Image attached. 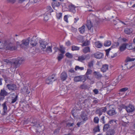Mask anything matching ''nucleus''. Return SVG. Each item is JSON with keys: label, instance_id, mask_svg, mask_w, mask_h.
I'll list each match as a JSON object with an SVG mask.
<instances>
[{"label": "nucleus", "instance_id": "obj_4", "mask_svg": "<svg viewBox=\"0 0 135 135\" xmlns=\"http://www.w3.org/2000/svg\"><path fill=\"white\" fill-rule=\"evenodd\" d=\"M107 108L106 107L99 108L96 110L95 113L100 116L102 115L103 113H105L107 111Z\"/></svg>", "mask_w": 135, "mask_h": 135}, {"label": "nucleus", "instance_id": "obj_12", "mask_svg": "<svg viewBox=\"0 0 135 135\" xmlns=\"http://www.w3.org/2000/svg\"><path fill=\"white\" fill-rule=\"evenodd\" d=\"M111 7L109 4H104L103 6L100 10L105 11L107 10H109Z\"/></svg>", "mask_w": 135, "mask_h": 135}, {"label": "nucleus", "instance_id": "obj_37", "mask_svg": "<svg viewBox=\"0 0 135 135\" xmlns=\"http://www.w3.org/2000/svg\"><path fill=\"white\" fill-rule=\"evenodd\" d=\"M60 49H59V51L61 53L64 54L65 52V48L63 47V46L62 45H60Z\"/></svg>", "mask_w": 135, "mask_h": 135}, {"label": "nucleus", "instance_id": "obj_35", "mask_svg": "<svg viewBox=\"0 0 135 135\" xmlns=\"http://www.w3.org/2000/svg\"><path fill=\"white\" fill-rule=\"evenodd\" d=\"M49 13L46 12L44 15V20L45 21H47L49 19L48 15Z\"/></svg>", "mask_w": 135, "mask_h": 135}, {"label": "nucleus", "instance_id": "obj_24", "mask_svg": "<svg viewBox=\"0 0 135 135\" xmlns=\"http://www.w3.org/2000/svg\"><path fill=\"white\" fill-rule=\"evenodd\" d=\"M86 26L89 30H91V28L93 27V26L91 24V22L90 20L87 21Z\"/></svg>", "mask_w": 135, "mask_h": 135}, {"label": "nucleus", "instance_id": "obj_52", "mask_svg": "<svg viewBox=\"0 0 135 135\" xmlns=\"http://www.w3.org/2000/svg\"><path fill=\"white\" fill-rule=\"evenodd\" d=\"M91 73L92 70L90 69H88L86 73V75H88L91 74Z\"/></svg>", "mask_w": 135, "mask_h": 135}, {"label": "nucleus", "instance_id": "obj_28", "mask_svg": "<svg viewBox=\"0 0 135 135\" xmlns=\"http://www.w3.org/2000/svg\"><path fill=\"white\" fill-rule=\"evenodd\" d=\"M52 6L54 9H55V7H58L60 5V3L59 2H53L52 3Z\"/></svg>", "mask_w": 135, "mask_h": 135}, {"label": "nucleus", "instance_id": "obj_18", "mask_svg": "<svg viewBox=\"0 0 135 135\" xmlns=\"http://www.w3.org/2000/svg\"><path fill=\"white\" fill-rule=\"evenodd\" d=\"M127 43H124L122 44L119 47V50L123 51L125 50L127 48Z\"/></svg>", "mask_w": 135, "mask_h": 135}, {"label": "nucleus", "instance_id": "obj_42", "mask_svg": "<svg viewBox=\"0 0 135 135\" xmlns=\"http://www.w3.org/2000/svg\"><path fill=\"white\" fill-rule=\"evenodd\" d=\"M62 13H56V16L58 19H60L62 18Z\"/></svg>", "mask_w": 135, "mask_h": 135}, {"label": "nucleus", "instance_id": "obj_36", "mask_svg": "<svg viewBox=\"0 0 135 135\" xmlns=\"http://www.w3.org/2000/svg\"><path fill=\"white\" fill-rule=\"evenodd\" d=\"M18 98V95H16L15 97H12L11 99V104L13 103L16 102Z\"/></svg>", "mask_w": 135, "mask_h": 135}, {"label": "nucleus", "instance_id": "obj_44", "mask_svg": "<svg viewBox=\"0 0 135 135\" xmlns=\"http://www.w3.org/2000/svg\"><path fill=\"white\" fill-rule=\"evenodd\" d=\"M84 69V68L83 67H80L78 66H76L75 68V70H83Z\"/></svg>", "mask_w": 135, "mask_h": 135}, {"label": "nucleus", "instance_id": "obj_54", "mask_svg": "<svg viewBox=\"0 0 135 135\" xmlns=\"http://www.w3.org/2000/svg\"><path fill=\"white\" fill-rule=\"evenodd\" d=\"M71 30L72 32L75 33L77 31V29L76 28L72 27Z\"/></svg>", "mask_w": 135, "mask_h": 135}, {"label": "nucleus", "instance_id": "obj_62", "mask_svg": "<svg viewBox=\"0 0 135 135\" xmlns=\"http://www.w3.org/2000/svg\"><path fill=\"white\" fill-rule=\"evenodd\" d=\"M116 121L114 120H111L109 122V123L110 124H113V123H115Z\"/></svg>", "mask_w": 135, "mask_h": 135}, {"label": "nucleus", "instance_id": "obj_47", "mask_svg": "<svg viewBox=\"0 0 135 135\" xmlns=\"http://www.w3.org/2000/svg\"><path fill=\"white\" fill-rule=\"evenodd\" d=\"M128 88L127 87L124 88L119 90V91L121 92H124L128 90Z\"/></svg>", "mask_w": 135, "mask_h": 135}, {"label": "nucleus", "instance_id": "obj_10", "mask_svg": "<svg viewBox=\"0 0 135 135\" xmlns=\"http://www.w3.org/2000/svg\"><path fill=\"white\" fill-rule=\"evenodd\" d=\"M82 76H79L75 77L74 78V80L75 82H77L83 81L84 82L86 80V78Z\"/></svg>", "mask_w": 135, "mask_h": 135}, {"label": "nucleus", "instance_id": "obj_45", "mask_svg": "<svg viewBox=\"0 0 135 135\" xmlns=\"http://www.w3.org/2000/svg\"><path fill=\"white\" fill-rule=\"evenodd\" d=\"M99 118L98 117H95L94 119V122L96 123H98L99 122Z\"/></svg>", "mask_w": 135, "mask_h": 135}, {"label": "nucleus", "instance_id": "obj_41", "mask_svg": "<svg viewBox=\"0 0 135 135\" xmlns=\"http://www.w3.org/2000/svg\"><path fill=\"white\" fill-rule=\"evenodd\" d=\"M80 47H79L74 45L73 46L71 47V50L72 51L78 50H79Z\"/></svg>", "mask_w": 135, "mask_h": 135}, {"label": "nucleus", "instance_id": "obj_48", "mask_svg": "<svg viewBox=\"0 0 135 135\" xmlns=\"http://www.w3.org/2000/svg\"><path fill=\"white\" fill-rule=\"evenodd\" d=\"M134 60L135 59L134 58H131L129 57H127L126 60V62L132 61H134Z\"/></svg>", "mask_w": 135, "mask_h": 135}, {"label": "nucleus", "instance_id": "obj_7", "mask_svg": "<svg viewBox=\"0 0 135 135\" xmlns=\"http://www.w3.org/2000/svg\"><path fill=\"white\" fill-rule=\"evenodd\" d=\"M24 60L22 58H19L16 59H14V64L15 66L20 65L21 64L23 63Z\"/></svg>", "mask_w": 135, "mask_h": 135}, {"label": "nucleus", "instance_id": "obj_25", "mask_svg": "<svg viewBox=\"0 0 135 135\" xmlns=\"http://www.w3.org/2000/svg\"><path fill=\"white\" fill-rule=\"evenodd\" d=\"M85 26L83 25L81 27L79 28L78 29V30L80 33L83 34L85 31Z\"/></svg>", "mask_w": 135, "mask_h": 135}, {"label": "nucleus", "instance_id": "obj_46", "mask_svg": "<svg viewBox=\"0 0 135 135\" xmlns=\"http://www.w3.org/2000/svg\"><path fill=\"white\" fill-rule=\"evenodd\" d=\"M99 127V126H98L96 127H95L93 129L94 132H97L99 131L100 129Z\"/></svg>", "mask_w": 135, "mask_h": 135}, {"label": "nucleus", "instance_id": "obj_27", "mask_svg": "<svg viewBox=\"0 0 135 135\" xmlns=\"http://www.w3.org/2000/svg\"><path fill=\"white\" fill-rule=\"evenodd\" d=\"M83 51L84 53H86L90 52V49L89 47H84L83 49Z\"/></svg>", "mask_w": 135, "mask_h": 135}, {"label": "nucleus", "instance_id": "obj_33", "mask_svg": "<svg viewBox=\"0 0 135 135\" xmlns=\"http://www.w3.org/2000/svg\"><path fill=\"white\" fill-rule=\"evenodd\" d=\"M110 128V125L109 123L105 124L104 126L103 130L104 131H107Z\"/></svg>", "mask_w": 135, "mask_h": 135}, {"label": "nucleus", "instance_id": "obj_60", "mask_svg": "<svg viewBox=\"0 0 135 135\" xmlns=\"http://www.w3.org/2000/svg\"><path fill=\"white\" fill-rule=\"evenodd\" d=\"M93 92L94 93V94H97L98 93V91L97 89H95L93 90Z\"/></svg>", "mask_w": 135, "mask_h": 135}, {"label": "nucleus", "instance_id": "obj_51", "mask_svg": "<svg viewBox=\"0 0 135 135\" xmlns=\"http://www.w3.org/2000/svg\"><path fill=\"white\" fill-rule=\"evenodd\" d=\"M86 85L83 84L80 86L79 88L81 89H84L86 88Z\"/></svg>", "mask_w": 135, "mask_h": 135}, {"label": "nucleus", "instance_id": "obj_20", "mask_svg": "<svg viewBox=\"0 0 135 135\" xmlns=\"http://www.w3.org/2000/svg\"><path fill=\"white\" fill-rule=\"evenodd\" d=\"M37 120L35 119L33 120L32 122L31 123V125L32 126H34L35 127H38L40 126V124L37 122Z\"/></svg>", "mask_w": 135, "mask_h": 135}, {"label": "nucleus", "instance_id": "obj_31", "mask_svg": "<svg viewBox=\"0 0 135 135\" xmlns=\"http://www.w3.org/2000/svg\"><path fill=\"white\" fill-rule=\"evenodd\" d=\"M45 41H42L40 43V46L42 47L41 49H44L45 48L46 46L47 45Z\"/></svg>", "mask_w": 135, "mask_h": 135}, {"label": "nucleus", "instance_id": "obj_2", "mask_svg": "<svg viewBox=\"0 0 135 135\" xmlns=\"http://www.w3.org/2000/svg\"><path fill=\"white\" fill-rule=\"evenodd\" d=\"M30 38L29 37L27 39L23 40L21 42V43L20 45V47L24 49L26 48L28 45Z\"/></svg>", "mask_w": 135, "mask_h": 135}, {"label": "nucleus", "instance_id": "obj_61", "mask_svg": "<svg viewBox=\"0 0 135 135\" xmlns=\"http://www.w3.org/2000/svg\"><path fill=\"white\" fill-rule=\"evenodd\" d=\"M79 18L78 17H76V18H74V23H76L79 20Z\"/></svg>", "mask_w": 135, "mask_h": 135}, {"label": "nucleus", "instance_id": "obj_22", "mask_svg": "<svg viewBox=\"0 0 135 135\" xmlns=\"http://www.w3.org/2000/svg\"><path fill=\"white\" fill-rule=\"evenodd\" d=\"M124 32L126 34L129 35L132 33V30L130 28H126L124 29Z\"/></svg>", "mask_w": 135, "mask_h": 135}, {"label": "nucleus", "instance_id": "obj_43", "mask_svg": "<svg viewBox=\"0 0 135 135\" xmlns=\"http://www.w3.org/2000/svg\"><path fill=\"white\" fill-rule=\"evenodd\" d=\"M94 61H93L92 60L88 63V66L89 68H91L93 67V66Z\"/></svg>", "mask_w": 135, "mask_h": 135}, {"label": "nucleus", "instance_id": "obj_32", "mask_svg": "<svg viewBox=\"0 0 135 135\" xmlns=\"http://www.w3.org/2000/svg\"><path fill=\"white\" fill-rule=\"evenodd\" d=\"M13 64L14 63L11 64V67L9 69L10 70L12 71V72L15 71L16 70V68L17 67V66H15L14 64Z\"/></svg>", "mask_w": 135, "mask_h": 135}, {"label": "nucleus", "instance_id": "obj_5", "mask_svg": "<svg viewBox=\"0 0 135 135\" xmlns=\"http://www.w3.org/2000/svg\"><path fill=\"white\" fill-rule=\"evenodd\" d=\"M123 108L126 109L128 113H131L133 112L135 110L134 107L133 105L129 104L128 106H125L124 105H122Z\"/></svg>", "mask_w": 135, "mask_h": 135}, {"label": "nucleus", "instance_id": "obj_59", "mask_svg": "<svg viewBox=\"0 0 135 135\" xmlns=\"http://www.w3.org/2000/svg\"><path fill=\"white\" fill-rule=\"evenodd\" d=\"M104 118L105 117L104 116H103L101 119V120L102 121L103 123L104 124H105V122L104 120Z\"/></svg>", "mask_w": 135, "mask_h": 135}, {"label": "nucleus", "instance_id": "obj_53", "mask_svg": "<svg viewBox=\"0 0 135 135\" xmlns=\"http://www.w3.org/2000/svg\"><path fill=\"white\" fill-rule=\"evenodd\" d=\"M47 9L48 11H49L50 12H53V9L50 6H49L47 7Z\"/></svg>", "mask_w": 135, "mask_h": 135}, {"label": "nucleus", "instance_id": "obj_50", "mask_svg": "<svg viewBox=\"0 0 135 135\" xmlns=\"http://www.w3.org/2000/svg\"><path fill=\"white\" fill-rule=\"evenodd\" d=\"M127 49L129 50H131L133 49V48L132 46V45L131 44H128L127 43Z\"/></svg>", "mask_w": 135, "mask_h": 135}, {"label": "nucleus", "instance_id": "obj_40", "mask_svg": "<svg viewBox=\"0 0 135 135\" xmlns=\"http://www.w3.org/2000/svg\"><path fill=\"white\" fill-rule=\"evenodd\" d=\"M62 54L61 53L57 57V59L59 61H60L63 58V54Z\"/></svg>", "mask_w": 135, "mask_h": 135}, {"label": "nucleus", "instance_id": "obj_23", "mask_svg": "<svg viewBox=\"0 0 135 135\" xmlns=\"http://www.w3.org/2000/svg\"><path fill=\"white\" fill-rule=\"evenodd\" d=\"M0 94L4 97L8 95L9 93H8L4 89H1V90Z\"/></svg>", "mask_w": 135, "mask_h": 135}, {"label": "nucleus", "instance_id": "obj_58", "mask_svg": "<svg viewBox=\"0 0 135 135\" xmlns=\"http://www.w3.org/2000/svg\"><path fill=\"white\" fill-rule=\"evenodd\" d=\"M66 45L67 46H69L71 45V43L69 41H68L66 42Z\"/></svg>", "mask_w": 135, "mask_h": 135}, {"label": "nucleus", "instance_id": "obj_8", "mask_svg": "<svg viewBox=\"0 0 135 135\" xmlns=\"http://www.w3.org/2000/svg\"><path fill=\"white\" fill-rule=\"evenodd\" d=\"M90 58V56L89 54H88L86 55H82L78 57V60L79 61L82 62L84 60L89 59Z\"/></svg>", "mask_w": 135, "mask_h": 135}, {"label": "nucleus", "instance_id": "obj_1", "mask_svg": "<svg viewBox=\"0 0 135 135\" xmlns=\"http://www.w3.org/2000/svg\"><path fill=\"white\" fill-rule=\"evenodd\" d=\"M107 113L109 115L113 116L116 114L115 109L113 105H111L109 106V110L107 111Z\"/></svg>", "mask_w": 135, "mask_h": 135}, {"label": "nucleus", "instance_id": "obj_29", "mask_svg": "<svg viewBox=\"0 0 135 135\" xmlns=\"http://www.w3.org/2000/svg\"><path fill=\"white\" fill-rule=\"evenodd\" d=\"M95 45L96 47L99 48H101L103 45L102 44L100 43L99 41L95 42Z\"/></svg>", "mask_w": 135, "mask_h": 135}, {"label": "nucleus", "instance_id": "obj_30", "mask_svg": "<svg viewBox=\"0 0 135 135\" xmlns=\"http://www.w3.org/2000/svg\"><path fill=\"white\" fill-rule=\"evenodd\" d=\"M80 117L84 121H86L88 119L87 115L85 113H83L81 114Z\"/></svg>", "mask_w": 135, "mask_h": 135}, {"label": "nucleus", "instance_id": "obj_6", "mask_svg": "<svg viewBox=\"0 0 135 135\" xmlns=\"http://www.w3.org/2000/svg\"><path fill=\"white\" fill-rule=\"evenodd\" d=\"M6 87L9 90L12 91H15L17 89V87L15 84H11L6 85Z\"/></svg>", "mask_w": 135, "mask_h": 135}, {"label": "nucleus", "instance_id": "obj_26", "mask_svg": "<svg viewBox=\"0 0 135 135\" xmlns=\"http://www.w3.org/2000/svg\"><path fill=\"white\" fill-rule=\"evenodd\" d=\"M21 92L23 94H25L26 93L28 94L30 93V91H28V89L26 87H24L22 89Z\"/></svg>", "mask_w": 135, "mask_h": 135}, {"label": "nucleus", "instance_id": "obj_55", "mask_svg": "<svg viewBox=\"0 0 135 135\" xmlns=\"http://www.w3.org/2000/svg\"><path fill=\"white\" fill-rule=\"evenodd\" d=\"M89 42L88 41H85L83 44V46H86L89 45Z\"/></svg>", "mask_w": 135, "mask_h": 135}, {"label": "nucleus", "instance_id": "obj_34", "mask_svg": "<svg viewBox=\"0 0 135 135\" xmlns=\"http://www.w3.org/2000/svg\"><path fill=\"white\" fill-rule=\"evenodd\" d=\"M115 133V131L113 130H110L107 132L106 135H114Z\"/></svg>", "mask_w": 135, "mask_h": 135}, {"label": "nucleus", "instance_id": "obj_13", "mask_svg": "<svg viewBox=\"0 0 135 135\" xmlns=\"http://www.w3.org/2000/svg\"><path fill=\"white\" fill-rule=\"evenodd\" d=\"M6 105L7 102H5L2 105L3 107V113H2V115H5L6 113L7 110V107Z\"/></svg>", "mask_w": 135, "mask_h": 135}, {"label": "nucleus", "instance_id": "obj_19", "mask_svg": "<svg viewBox=\"0 0 135 135\" xmlns=\"http://www.w3.org/2000/svg\"><path fill=\"white\" fill-rule=\"evenodd\" d=\"M108 69V66L106 64L103 65L102 67L101 68V71L103 72H105Z\"/></svg>", "mask_w": 135, "mask_h": 135}, {"label": "nucleus", "instance_id": "obj_63", "mask_svg": "<svg viewBox=\"0 0 135 135\" xmlns=\"http://www.w3.org/2000/svg\"><path fill=\"white\" fill-rule=\"evenodd\" d=\"M54 50H55V53L57 52L58 50L59 51V49L57 47H55L54 48Z\"/></svg>", "mask_w": 135, "mask_h": 135}, {"label": "nucleus", "instance_id": "obj_64", "mask_svg": "<svg viewBox=\"0 0 135 135\" xmlns=\"http://www.w3.org/2000/svg\"><path fill=\"white\" fill-rule=\"evenodd\" d=\"M4 98V97L0 94V101L3 100Z\"/></svg>", "mask_w": 135, "mask_h": 135}, {"label": "nucleus", "instance_id": "obj_16", "mask_svg": "<svg viewBox=\"0 0 135 135\" xmlns=\"http://www.w3.org/2000/svg\"><path fill=\"white\" fill-rule=\"evenodd\" d=\"M67 75L65 72H62L61 74L60 78L61 80L62 81L65 80L67 79Z\"/></svg>", "mask_w": 135, "mask_h": 135}, {"label": "nucleus", "instance_id": "obj_49", "mask_svg": "<svg viewBox=\"0 0 135 135\" xmlns=\"http://www.w3.org/2000/svg\"><path fill=\"white\" fill-rule=\"evenodd\" d=\"M66 56L70 58H72L73 57V56L69 52H67L65 54Z\"/></svg>", "mask_w": 135, "mask_h": 135}, {"label": "nucleus", "instance_id": "obj_15", "mask_svg": "<svg viewBox=\"0 0 135 135\" xmlns=\"http://www.w3.org/2000/svg\"><path fill=\"white\" fill-rule=\"evenodd\" d=\"M30 44L33 46L34 47L36 46L37 43V41L34 39L33 37L31 38L29 42Z\"/></svg>", "mask_w": 135, "mask_h": 135}, {"label": "nucleus", "instance_id": "obj_9", "mask_svg": "<svg viewBox=\"0 0 135 135\" xmlns=\"http://www.w3.org/2000/svg\"><path fill=\"white\" fill-rule=\"evenodd\" d=\"M6 48L8 50L13 51L16 49L17 47L13 44L10 43L7 45Z\"/></svg>", "mask_w": 135, "mask_h": 135}, {"label": "nucleus", "instance_id": "obj_38", "mask_svg": "<svg viewBox=\"0 0 135 135\" xmlns=\"http://www.w3.org/2000/svg\"><path fill=\"white\" fill-rule=\"evenodd\" d=\"M111 41L109 40L105 41L104 44V45L105 46H109L111 44Z\"/></svg>", "mask_w": 135, "mask_h": 135}, {"label": "nucleus", "instance_id": "obj_3", "mask_svg": "<svg viewBox=\"0 0 135 135\" xmlns=\"http://www.w3.org/2000/svg\"><path fill=\"white\" fill-rule=\"evenodd\" d=\"M56 80L57 78L55 77V74H53L47 79L46 82L47 84H51Z\"/></svg>", "mask_w": 135, "mask_h": 135}, {"label": "nucleus", "instance_id": "obj_14", "mask_svg": "<svg viewBox=\"0 0 135 135\" xmlns=\"http://www.w3.org/2000/svg\"><path fill=\"white\" fill-rule=\"evenodd\" d=\"M94 56L96 58L100 59L102 58L103 55L102 53L99 52H97L94 54Z\"/></svg>", "mask_w": 135, "mask_h": 135}, {"label": "nucleus", "instance_id": "obj_11", "mask_svg": "<svg viewBox=\"0 0 135 135\" xmlns=\"http://www.w3.org/2000/svg\"><path fill=\"white\" fill-rule=\"evenodd\" d=\"M68 9L69 11L74 13L76 12V10L75 8L76 7L74 4L71 3L69 4L68 6Z\"/></svg>", "mask_w": 135, "mask_h": 135}, {"label": "nucleus", "instance_id": "obj_21", "mask_svg": "<svg viewBox=\"0 0 135 135\" xmlns=\"http://www.w3.org/2000/svg\"><path fill=\"white\" fill-rule=\"evenodd\" d=\"M3 61L5 62L6 64H11L14 62V59L8 60L7 59H5L3 60Z\"/></svg>", "mask_w": 135, "mask_h": 135}, {"label": "nucleus", "instance_id": "obj_57", "mask_svg": "<svg viewBox=\"0 0 135 135\" xmlns=\"http://www.w3.org/2000/svg\"><path fill=\"white\" fill-rule=\"evenodd\" d=\"M68 15H65L64 17V20L66 22L68 23Z\"/></svg>", "mask_w": 135, "mask_h": 135}, {"label": "nucleus", "instance_id": "obj_56", "mask_svg": "<svg viewBox=\"0 0 135 135\" xmlns=\"http://www.w3.org/2000/svg\"><path fill=\"white\" fill-rule=\"evenodd\" d=\"M7 1L8 3H11L12 4L15 3L16 2V0H7Z\"/></svg>", "mask_w": 135, "mask_h": 135}, {"label": "nucleus", "instance_id": "obj_17", "mask_svg": "<svg viewBox=\"0 0 135 135\" xmlns=\"http://www.w3.org/2000/svg\"><path fill=\"white\" fill-rule=\"evenodd\" d=\"M93 74L97 79L100 78L102 77V75L99 72L95 71L93 73Z\"/></svg>", "mask_w": 135, "mask_h": 135}, {"label": "nucleus", "instance_id": "obj_39", "mask_svg": "<svg viewBox=\"0 0 135 135\" xmlns=\"http://www.w3.org/2000/svg\"><path fill=\"white\" fill-rule=\"evenodd\" d=\"M52 47L51 46H48L46 48V52H52Z\"/></svg>", "mask_w": 135, "mask_h": 135}]
</instances>
